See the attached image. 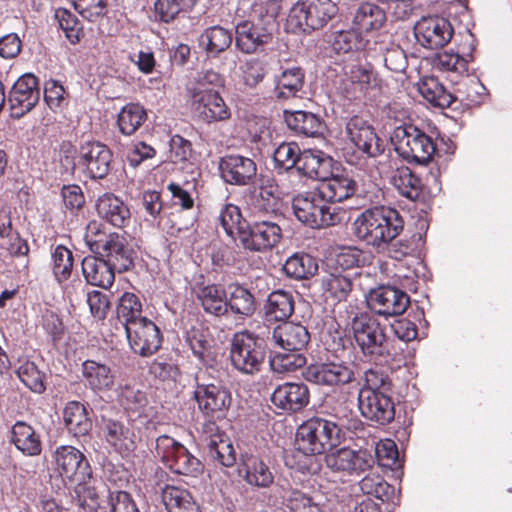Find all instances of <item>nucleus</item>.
Segmentation results:
<instances>
[{
    "instance_id": "1",
    "label": "nucleus",
    "mask_w": 512,
    "mask_h": 512,
    "mask_svg": "<svg viewBox=\"0 0 512 512\" xmlns=\"http://www.w3.org/2000/svg\"><path fill=\"white\" fill-rule=\"evenodd\" d=\"M357 420L338 413L326 417H312L303 422L296 432L298 450L305 455H319L338 446L345 439L346 430L356 429Z\"/></svg>"
},
{
    "instance_id": "2",
    "label": "nucleus",
    "mask_w": 512,
    "mask_h": 512,
    "mask_svg": "<svg viewBox=\"0 0 512 512\" xmlns=\"http://www.w3.org/2000/svg\"><path fill=\"white\" fill-rule=\"evenodd\" d=\"M403 229L400 212L384 205L364 210L352 223L354 236L374 249L399 237Z\"/></svg>"
},
{
    "instance_id": "3",
    "label": "nucleus",
    "mask_w": 512,
    "mask_h": 512,
    "mask_svg": "<svg viewBox=\"0 0 512 512\" xmlns=\"http://www.w3.org/2000/svg\"><path fill=\"white\" fill-rule=\"evenodd\" d=\"M351 330L360 351L370 360L387 363L401 354L402 348L386 335L385 327L367 313L353 317Z\"/></svg>"
},
{
    "instance_id": "4",
    "label": "nucleus",
    "mask_w": 512,
    "mask_h": 512,
    "mask_svg": "<svg viewBox=\"0 0 512 512\" xmlns=\"http://www.w3.org/2000/svg\"><path fill=\"white\" fill-rule=\"evenodd\" d=\"M292 208L297 219L311 228L334 226L346 217V211L329 204L318 187L297 195L292 201Z\"/></svg>"
},
{
    "instance_id": "5",
    "label": "nucleus",
    "mask_w": 512,
    "mask_h": 512,
    "mask_svg": "<svg viewBox=\"0 0 512 512\" xmlns=\"http://www.w3.org/2000/svg\"><path fill=\"white\" fill-rule=\"evenodd\" d=\"M332 0H300L289 11L287 29L293 33H309L325 27L337 14Z\"/></svg>"
},
{
    "instance_id": "6",
    "label": "nucleus",
    "mask_w": 512,
    "mask_h": 512,
    "mask_svg": "<svg viewBox=\"0 0 512 512\" xmlns=\"http://www.w3.org/2000/svg\"><path fill=\"white\" fill-rule=\"evenodd\" d=\"M391 142L398 155L409 163L426 165L436 152L433 139L411 124L396 127L392 133Z\"/></svg>"
},
{
    "instance_id": "7",
    "label": "nucleus",
    "mask_w": 512,
    "mask_h": 512,
    "mask_svg": "<svg viewBox=\"0 0 512 512\" xmlns=\"http://www.w3.org/2000/svg\"><path fill=\"white\" fill-rule=\"evenodd\" d=\"M266 357L264 339L253 333L243 331L236 333L231 340L230 360L239 372L253 375L261 370Z\"/></svg>"
},
{
    "instance_id": "8",
    "label": "nucleus",
    "mask_w": 512,
    "mask_h": 512,
    "mask_svg": "<svg viewBox=\"0 0 512 512\" xmlns=\"http://www.w3.org/2000/svg\"><path fill=\"white\" fill-rule=\"evenodd\" d=\"M156 455L173 472L197 477L204 470L202 462L188 449L168 435L156 439Z\"/></svg>"
},
{
    "instance_id": "9",
    "label": "nucleus",
    "mask_w": 512,
    "mask_h": 512,
    "mask_svg": "<svg viewBox=\"0 0 512 512\" xmlns=\"http://www.w3.org/2000/svg\"><path fill=\"white\" fill-rule=\"evenodd\" d=\"M206 371L196 374V388L194 399L198 409L210 420H219L225 416L231 403L229 391L220 384L209 382Z\"/></svg>"
},
{
    "instance_id": "10",
    "label": "nucleus",
    "mask_w": 512,
    "mask_h": 512,
    "mask_svg": "<svg viewBox=\"0 0 512 512\" xmlns=\"http://www.w3.org/2000/svg\"><path fill=\"white\" fill-rule=\"evenodd\" d=\"M277 30L276 18L267 15L257 21H242L236 26V46L246 54H253L272 43Z\"/></svg>"
},
{
    "instance_id": "11",
    "label": "nucleus",
    "mask_w": 512,
    "mask_h": 512,
    "mask_svg": "<svg viewBox=\"0 0 512 512\" xmlns=\"http://www.w3.org/2000/svg\"><path fill=\"white\" fill-rule=\"evenodd\" d=\"M279 219H263L248 224L239 235L241 246L251 252H266L279 244L282 229Z\"/></svg>"
},
{
    "instance_id": "12",
    "label": "nucleus",
    "mask_w": 512,
    "mask_h": 512,
    "mask_svg": "<svg viewBox=\"0 0 512 512\" xmlns=\"http://www.w3.org/2000/svg\"><path fill=\"white\" fill-rule=\"evenodd\" d=\"M55 469L64 481L80 483L92 476L91 466L85 455L74 446L62 445L53 453Z\"/></svg>"
},
{
    "instance_id": "13",
    "label": "nucleus",
    "mask_w": 512,
    "mask_h": 512,
    "mask_svg": "<svg viewBox=\"0 0 512 512\" xmlns=\"http://www.w3.org/2000/svg\"><path fill=\"white\" fill-rule=\"evenodd\" d=\"M112 151L99 141H87L78 151V164L92 179L105 178L111 169Z\"/></svg>"
},
{
    "instance_id": "14",
    "label": "nucleus",
    "mask_w": 512,
    "mask_h": 512,
    "mask_svg": "<svg viewBox=\"0 0 512 512\" xmlns=\"http://www.w3.org/2000/svg\"><path fill=\"white\" fill-rule=\"evenodd\" d=\"M129 346L135 354L149 357L156 353L162 344V335L157 325L145 318L124 330Z\"/></svg>"
},
{
    "instance_id": "15",
    "label": "nucleus",
    "mask_w": 512,
    "mask_h": 512,
    "mask_svg": "<svg viewBox=\"0 0 512 512\" xmlns=\"http://www.w3.org/2000/svg\"><path fill=\"white\" fill-rule=\"evenodd\" d=\"M358 407L361 415L376 424L386 425L395 418V405L388 393L360 390Z\"/></svg>"
},
{
    "instance_id": "16",
    "label": "nucleus",
    "mask_w": 512,
    "mask_h": 512,
    "mask_svg": "<svg viewBox=\"0 0 512 512\" xmlns=\"http://www.w3.org/2000/svg\"><path fill=\"white\" fill-rule=\"evenodd\" d=\"M248 204L254 212L282 219L279 187L273 177L261 175L259 186L254 187L248 195Z\"/></svg>"
},
{
    "instance_id": "17",
    "label": "nucleus",
    "mask_w": 512,
    "mask_h": 512,
    "mask_svg": "<svg viewBox=\"0 0 512 512\" xmlns=\"http://www.w3.org/2000/svg\"><path fill=\"white\" fill-rule=\"evenodd\" d=\"M303 377L308 382L325 386L344 385L355 378L353 364L344 362L311 364L304 370Z\"/></svg>"
},
{
    "instance_id": "18",
    "label": "nucleus",
    "mask_w": 512,
    "mask_h": 512,
    "mask_svg": "<svg viewBox=\"0 0 512 512\" xmlns=\"http://www.w3.org/2000/svg\"><path fill=\"white\" fill-rule=\"evenodd\" d=\"M367 301L372 311L384 317L401 315L410 304L409 296L393 286H380L371 290Z\"/></svg>"
},
{
    "instance_id": "19",
    "label": "nucleus",
    "mask_w": 512,
    "mask_h": 512,
    "mask_svg": "<svg viewBox=\"0 0 512 512\" xmlns=\"http://www.w3.org/2000/svg\"><path fill=\"white\" fill-rule=\"evenodd\" d=\"M326 466L335 472L360 474L373 468L374 456L367 450L341 448L325 456Z\"/></svg>"
},
{
    "instance_id": "20",
    "label": "nucleus",
    "mask_w": 512,
    "mask_h": 512,
    "mask_svg": "<svg viewBox=\"0 0 512 512\" xmlns=\"http://www.w3.org/2000/svg\"><path fill=\"white\" fill-rule=\"evenodd\" d=\"M39 99L38 79L30 73L21 76L13 85L8 97L13 117L20 118L30 112Z\"/></svg>"
},
{
    "instance_id": "21",
    "label": "nucleus",
    "mask_w": 512,
    "mask_h": 512,
    "mask_svg": "<svg viewBox=\"0 0 512 512\" xmlns=\"http://www.w3.org/2000/svg\"><path fill=\"white\" fill-rule=\"evenodd\" d=\"M418 43L428 49L444 47L452 38L450 22L442 17H423L414 27Z\"/></svg>"
},
{
    "instance_id": "22",
    "label": "nucleus",
    "mask_w": 512,
    "mask_h": 512,
    "mask_svg": "<svg viewBox=\"0 0 512 512\" xmlns=\"http://www.w3.org/2000/svg\"><path fill=\"white\" fill-rule=\"evenodd\" d=\"M223 180L230 185L253 184L257 176V164L249 157L230 154L220 158L218 165Z\"/></svg>"
},
{
    "instance_id": "23",
    "label": "nucleus",
    "mask_w": 512,
    "mask_h": 512,
    "mask_svg": "<svg viewBox=\"0 0 512 512\" xmlns=\"http://www.w3.org/2000/svg\"><path fill=\"white\" fill-rule=\"evenodd\" d=\"M349 139L369 157L380 156L384 146L374 128L362 117L353 116L346 125Z\"/></svg>"
},
{
    "instance_id": "24",
    "label": "nucleus",
    "mask_w": 512,
    "mask_h": 512,
    "mask_svg": "<svg viewBox=\"0 0 512 512\" xmlns=\"http://www.w3.org/2000/svg\"><path fill=\"white\" fill-rule=\"evenodd\" d=\"M189 100L194 115L203 123L211 124L231 118V110L219 92L202 94Z\"/></svg>"
},
{
    "instance_id": "25",
    "label": "nucleus",
    "mask_w": 512,
    "mask_h": 512,
    "mask_svg": "<svg viewBox=\"0 0 512 512\" xmlns=\"http://www.w3.org/2000/svg\"><path fill=\"white\" fill-rule=\"evenodd\" d=\"M97 255L104 258L119 273L128 271L134 266V250L127 244L124 237L117 233L109 234L108 240L102 244Z\"/></svg>"
},
{
    "instance_id": "26",
    "label": "nucleus",
    "mask_w": 512,
    "mask_h": 512,
    "mask_svg": "<svg viewBox=\"0 0 512 512\" xmlns=\"http://www.w3.org/2000/svg\"><path fill=\"white\" fill-rule=\"evenodd\" d=\"M238 475L250 486L269 488L274 483V474L269 465L259 456L245 454L238 465Z\"/></svg>"
},
{
    "instance_id": "27",
    "label": "nucleus",
    "mask_w": 512,
    "mask_h": 512,
    "mask_svg": "<svg viewBox=\"0 0 512 512\" xmlns=\"http://www.w3.org/2000/svg\"><path fill=\"white\" fill-rule=\"evenodd\" d=\"M271 401L284 411L297 412L308 405L309 390L303 383H284L273 391Z\"/></svg>"
},
{
    "instance_id": "28",
    "label": "nucleus",
    "mask_w": 512,
    "mask_h": 512,
    "mask_svg": "<svg viewBox=\"0 0 512 512\" xmlns=\"http://www.w3.org/2000/svg\"><path fill=\"white\" fill-rule=\"evenodd\" d=\"M333 159L320 150L302 151L297 170L304 176L323 182L332 176Z\"/></svg>"
},
{
    "instance_id": "29",
    "label": "nucleus",
    "mask_w": 512,
    "mask_h": 512,
    "mask_svg": "<svg viewBox=\"0 0 512 512\" xmlns=\"http://www.w3.org/2000/svg\"><path fill=\"white\" fill-rule=\"evenodd\" d=\"M272 340L286 351H303L310 341V334L302 324L284 322L273 330Z\"/></svg>"
},
{
    "instance_id": "30",
    "label": "nucleus",
    "mask_w": 512,
    "mask_h": 512,
    "mask_svg": "<svg viewBox=\"0 0 512 512\" xmlns=\"http://www.w3.org/2000/svg\"><path fill=\"white\" fill-rule=\"evenodd\" d=\"M81 374L85 385L96 393L110 391L115 385V375L110 366L95 360H85L81 364Z\"/></svg>"
},
{
    "instance_id": "31",
    "label": "nucleus",
    "mask_w": 512,
    "mask_h": 512,
    "mask_svg": "<svg viewBox=\"0 0 512 512\" xmlns=\"http://www.w3.org/2000/svg\"><path fill=\"white\" fill-rule=\"evenodd\" d=\"M284 120L291 131L306 137L321 136L326 127L321 116L305 110H286Z\"/></svg>"
},
{
    "instance_id": "32",
    "label": "nucleus",
    "mask_w": 512,
    "mask_h": 512,
    "mask_svg": "<svg viewBox=\"0 0 512 512\" xmlns=\"http://www.w3.org/2000/svg\"><path fill=\"white\" fill-rule=\"evenodd\" d=\"M318 189L331 205L351 198L360 192L358 182L347 174L330 176L320 183Z\"/></svg>"
},
{
    "instance_id": "33",
    "label": "nucleus",
    "mask_w": 512,
    "mask_h": 512,
    "mask_svg": "<svg viewBox=\"0 0 512 512\" xmlns=\"http://www.w3.org/2000/svg\"><path fill=\"white\" fill-rule=\"evenodd\" d=\"M98 215L117 228L127 226L131 220V212L122 199L112 193L101 195L96 202Z\"/></svg>"
},
{
    "instance_id": "34",
    "label": "nucleus",
    "mask_w": 512,
    "mask_h": 512,
    "mask_svg": "<svg viewBox=\"0 0 512 512\" xmlns=\"http://www.w3.org/2000/svg\"><path fill=\"white\" fill-rule=\"evenodd\" d=\"M10 442L25 456H38L42 452L40 433L24 421L12 426Z\"/></svg>"
},
{
    "instance_id": "35",
    "label": "nucleus",
    "mask_w": 512,
    "mask_h": 512,
    "mask_svg": "<svg viewBox=\"0 0 512 512\" xmlns=\"http://www.w3.org/2000/svg\"><path fill=\"white\" fill-rule=\"evenodd\" d=\"M103 432L106 441L120 454L135 450V434L121 421L103 418Z\"/></svg>"
},
{
    "instance_id": "36",
    "label": "nucleus",
    "mask_w": 512,
    "mask_h": 512,
    "mask_svg": "<svg viewBox=\"0 0 512 512\" xmlns=\"http://www.w3.org/2000/svg\"><path fill=\"white\" fill-rule=\"evenodd\" d=\"M115 271L101 256H87L82 260V273L86 281L93 286L104 289L111 287L114 283Z\"/></svg>"
},
{
    "instance_id": "37",
    "label": "nucleus",
    "mask_w": 512,
    "mask_h": 512,
    "mask_svg": "<svg viewBox=\"0 0 512 512\" xmlns=\"http://www.w3.org/2000/svg\"><path fill=\"white\" fill-rule=\"evenodd\" d=\"M386 21L385 11L376 4L365 2L355 10L352 27L362 33H369L380 29Z\"/></svg>"
},
{
    "instance_id": "38",
    "label": "nucleus",
    "mask_w": 512,
    "mask_h": 512,
    "mask_svg": "<svg viewBox=\"0 0 512 512\" xmlns=\"http://www.w3.org/2000/svg\"><path fill=\"white\" fill-rule=\"evenodd\" d=\"M63 421L67 431L74 437L87 436L92 429V420L84 404L70 401L63 409Z\"/></svg>"
},
{
    "instance_id": "39",
    "label": "nucleus",
    "mask_w": 512,
    "mask_h": 512,
    "mask_svg": "<svg viewBox=\"0 0 512 512\" xmlns=\"http://www.w3.org/2000/svg\"><path fill=\"white\" fill-rule=\"evenodd\" d=\"M207 455L214 461H217L224 467H232L236 463V452L230 439L216 432L205 436Z\"/></svg>"
},
{
    "instance_id": "40",
    "label": "nucleus",
    "mask_w": 512,
    "mask_h": 512,
    "mask_svg": "<svg viewBox=\"0 0 512 512\" xmlns=\"http://www.w3.org/2000/svg\"><path fill=\"white\" fill-rule=\"evenodd\" d=\"M305 72L301 67L285 68L276 79L274 95L277 99H289L297 96L303 89Z\"/></svg>"
},
{
    "instance_id": "41",
    "label": "nucleus",
    "mask_w": 512,
    "mask_h": 512,
    "mask_svg": "<svg viewBox=\"0 0 512 512\" xmlns=\"http://www.w3.org/2000/svg\"><path fill=\"white\" fill-rule=\"evenodd\" d=\"M197 299L208 314L216 317L227 315V290L221 285H206L197 291Z\"/></svg>"
},
{
    "instance_id": "42",
    "label": "nucleus",
    "mask_w": 512,
    "mask_h": 512,
    "mask_svg": "<svg viewBox=\"0 0 512 512\" xmlns=\"http://www.w3.org/2000/svg\"><path fill=\"white\" fill-rule=\"evenodd\" d=\"M256 310L253 294L238 283L227 287V314L229 312L242 317L251 316Z\"/></svg>"
},
{
    "instance_id": "43",
    "label": "nucleus",
    "mask_w": 512,
    "mask_h": 512,
    "mask_svg": "<svg viewBox=\"0 0 512 512\" xmlns=\"http://www.w3.org/2000/svg\"><path fill=\"white\" fill-rule=\"evenodd\" d=\"M294 311V298L290 292L276 290L269 294L264 305L267 321H285Z\"/></svg>"
},
{
    "instance_id": "44",
    "label": "nucleus",
    "mask_w": 512,
    "mask_h": 512,
    "mask_svg": "<svg viewBox=\"0 0 512 512\" xmlns=\"http://www.w3.org/2000/svg\"><path fill=\"white\" fill-rule=\"evenodd\" d=\"M391 184L409 200H417L422 191V181L407 166L396 167L390 176Z\"/></svg>"
},
{
    "instance_id": "45",
    "label": "nucleus",
    "mask_w": 512,
    "mask_h": 512,
    "mask_svg": "<svg viewBox=\"0 0 512 512\" xmlns=\"http://www.w3.org/2000/svg\"><path fill=\"white\" fill-rule=\"evenodd\" d=\"M322 288L327 299L345 301L352 291V273L331 271L322 278Z\"/></svg>"
},
{
    "instance_id": "46",
    "label": "nucleus",
    "mask_w": 512,
    "mask_h": 512,
    "mask_svg": "<svg viewBox=\"0 0 512 512\" xmlns=\"http://www.w3.org/2000/svg\"><path fill=\"white\" fill-rule=\"evenodd\" d=\"M162 501L169 512H201L190 492L181 487L166 485Z\"/></svg>"
},
{
    "instance_id": "47",
    "label": "nucleus",
    "mask_w": 512,
    "mask_h": 512,
    "mask_svg": "<svg viewBox=\"0 0 512 512\" xmlns=\"http://www.w3.org/2000/svg\"><path fill=\"white\" fill-rule=\"evenodd\" d=\"M231 43V32L218 25L207 28L199 37V46L211 56L224 52Z\"/></svg>"
},
{
    "instance_id": "48",
    "label": "nucleus",
    "mask_w": 512,
    "mask_h": 512,
    "mask_svg": "<svg viewBox=\"0 0 512 512\" xmlns=\"http://www.w3.org/2000/svg\"><path fill=\"white\" fill-rule=\"evenodd\" d=\"M146 317L142 316V303L137 295L125 292L117 306V322L123 330Z\"/></svg>"
},
{
    "instance_id": "49",
    "label": "nucleus",
    "mask_w": 512,
    "mask_h": 512,
    "mask_svg": "<svg viewBox=\"0 0 512 512\" xmlns=\"http://www.w3.org/2000/svg\"><path fill=\"white\" fill-rule=\"evenodd\" d=\"M283 271L294 279H308L318 271L316 260L306 253H295L283 265Z\"/></svg>"
},
{
    "instance_id": "50",
    "label": "nucleus",
    "mask_w": 512,
    "mask_h": 512,
    "mask_svg": "<svg viewBox=\"0 0 512 512\" xmlns=\"http://www.w3.org/2000/svg\"><path fill=\"white\" fill-rule=\"evenodd\" d=\"M418 91L431 104L447 108L454 102V96L435 77L424 78L418 84Z\"/></svg>"
},
{
    "instance_id": "51",
    "label": "nucleus",
    "mask_w": 512,
    "mask_h": 512,
    "mask_svg": "<svg viewBox=\"0 0 512 512\" xmlns=\"http://www.w3.org/2000/svg\"><path fill=\"white\" fill-rule=\"evenodd\" d=\"M145 109L136 103L125 105L118 114L117 124L124 135H132L146 120Z\"/></svg>"
},
{
    "instance_id": "52",
    "label": "nucleus",
    "mask_w": 512,
    "mask_h": 512,
    "mask_svg": "<svg viewBox=\"0 0 512 512\" xmlns=\"http://www.w3.org/2000/svg\"><path fill=\"white\" fill-rule=\"evenodd\" d=\"M224 85V78L213 70L201 71L197 74L195 81L188 88L189 98L201 96L202 94L217 93L218 88Z\"/></svg>"
},
{
    "instance_id": "53",
    "label": "nucleus",
    "mask_w": 512,
    "mask_h": 512,
    "mask_svg": "<svg viewBox=\"0 0 512 512\" xmlns=\"http://www.w3.org/2000/svg\"><path fill=\"white\" fill-rule=\"evenodd\" d=\"M87 481L75 483L74 499L83 512H97L102 507L103 499L97 488Z\"/></svg>"
},
{
    "instance_id": "54",
    "label": "nucleus",
    "mask_w": 512,
    "mask_h": 512,
    "mask_svg": "<svg viewBox=\"0 0 512 512\" xmlns=\"http://www.w3.org/2000/svg\"><path fill=\"white\" fill-rule=\"evenodd\" d=\"M20 381L32 392L42 394L46 390L45 375L32 361L23 362L16 371Z\"/></svg>"
},
{
    "instance_id": "55",
    "label": "nucleus",
    "mask_w": 512,
    "mask_h": 512,
    "mask_svg": "<svg viewBox=\"0 0 512 512\" xmlns=\"http://www.w3.org/2000/svg\"><path fill=\"white\" fill-rule=\"evenodd\" d=\"M54 18L59 27L65 33L66 38L71 44L78 43L84 36V31L78 18L65 8H59L55 11Z\"/></svg>"
},
{
    "instance_id": "56",
    "label": "nucleus",
    "mask_w": 512,
    "mask_h": 512,
    "mask_svg": "<svg viewBox=\"0 0 512 512\" xmlns=\"http://www.w3.org/2000/svg\"><path fill=\"white\" fill-rule=\"evenodd\" d=\"M0 236L3 238L1 246L12 256H24L28 253L27 242L21 239L17 233H12L11 221L8 217L0 219Z\"/></svg>"
},
{
    "instance_id": "57",
    "label": "nucleus",
    "mask_w": 512,
    "mask_h": 512,
    "mask_svg": "<svg viewBox=\"0 0 512 512\" xmlns=\"http://www.w3.org/2000/svg\"><path fill=\"white\" fill-rule=\"evenodd\" d=\"M306 364V357L302 351H286L277 353L270 360L271 369L276 373H289L302 368Z\"/></svg>"
},
{
    "instance_id": "58",
    "label": "nucleus",
    "mask_w": 512,
    "mask_h": 512,
    "mask_svg": "<svg viewBox=\"0 0 512 512\" xmlns=\"http://www.w3.org/2000/svg\"><path fill=\"white\" fill-rule=\"evenodd\" d=\"M219 221L225 232L229 236L236 233L238 240L241 231L248 226V223L242 218L240 208L233 204L224 205L219 214Z\"/></svg>"
},
{
    "instance_id": "59",
    "label": "nucleus",
    "mask_w": 512,
    "mask_h": 512,
    "mask_svg": "<svg viewBox=\"0 0 512 512\" xmlns=\"http://www.w3.org/2000/svg\"><path fill=\"white\" fill-rule=\"evenodd\" d=\"M360 490L367 495L384 501L388 499L393 491L392 486L378 472L367 474L359 482Z\"/></svg>"
},
{
    "instance_id": "60",
    "label": "nucleus",
    "mask_w": 512,
    "mask_h": 512,
    "mask_svg": "<svg viewBox=\"0 0 512 512\" xmlns=\"http://www.w3.org/2000/svg\"><path fill=\"white\" fill-rule=\"evenodd\" d=\"M196 0H157L154 4L155 15L162 22L169 23L184 10L191 9Z\"/></svg>"
},
{
    "instance_id": "61",
    "label": "nucleus",
    "mask_w": 512,
    "mask_h": 512,
    "mask_svg": "<svg viewBox=\"0 0 512 512\" xmlns=\"http://www.w3.org/2000/svg\"><path fill=\"white\" fill-rule=\"evenodd\" d=\"M361 253L359 250L346 249L327 259L326 265L333 271L352 273L351 270L359 266Z\"/></svg>"
},
{
    "instance_id": "62",
    "label": "nucleus",
    "mask_w": 512,
    "mask_h": 512,
    "mask_svg": "<svg viewBox=\"0 0 512 512\" xmlns=\"http://www.w3.org/2000/svg\"><path fill=\"white\" fill-rule=\"evenodd\" d=\"M53 273L58 280L62 282L67 280L73 267V254L65 246L59 245L52 253Z\"/></svg>"
},
{
    "instance_id": "63",
    "label": "nucleus",
    "mask_w": 512,
    "mask_h": 512,
    "mask_svg": "<svg viewBox=\"0 0 512 512\" xmlns=\"http://www.w3.org/2000/svg\"><path fill=\"white\" fill-rule=\"evenodd\" d=\"M417 249L414 241L411 239L394 238L387 241L383 246H379L376 250L385 253L389 258L401 261L405 257L413 255Z\"/></svg>"
},
{
    "instance_id": "64",
    "label": "nucleus",
    "mask_w": 512,
    "mask_h": 512,
    "mask_svg": "<svg viewBox=\"0 0 512 512\" xmlns=\"http://www.w3.org/2000/svg\"><path fill=\"white\" fill-rule=\"evenodd\" d=\"M301 151L295 143H282L274 152V161L278 167L289 170L293 167L298 168V162Z\"/></svg>"
}]
</instances>
